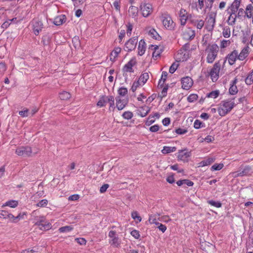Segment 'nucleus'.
Instances as JSON below:
<instances>
[{"label": "nucleus", "mask_w": 253, "mask_h": 253, "mask_svg": "<svg viewBox=\"0 0 253 253\" xmlns=\"http://www.w3.org/2000/svg\"><path fill=\"white\" fill-rule=\"evenodd\" d=\"M210 76L213 82H215L217 80L219 77V73H214L213 71L210 72Z\"/></svg>", "instance_id": "obj_50"}, {"label": "nucleus", "mask_w": 253, "mask_h": 253, "mask_svg": "<svg viewBox=\"0 0 253 253\" xmlns=\"http://www.w3.org/2000/svg\"><path fill=\"white\" fill-rule=\"evenodd\" d=\"M166 180H167V181L170 184L173 183L175 181L174 178V175L172 174H171L170 175L168 176L167 177Z\"/></svg>", "instance_id": "obj_64"}, {"label": "nucleus", "mask_w": 253, "mask_h": 253, "mask_svg": "<svg viewBox=\"0 0 253 253\" xmlns=\"http://www.w3.org/2000/svg\"><path fill=\"white\" fill-rule=\"evenodd\" d=\"M178 159L180 160L185 161V160L190 156V152H185L184 150H180L179 151Z\"/></svg>", "instance_id": "obj_21"}, {"label": "nucleus", "mask_w": 253, "mask_h": 253, "mask_svg": "<svg viewBox=\"0 0 253 253\" xmlns=\"http://www.w3.org/2000/svg\"><path fill=\"white\" fill-rule=\"evenodd\" d=\"M73 45L75 48H79L81 45L79 37H74L72 40Z\"/></svg>", "instance_id": "obj_32"}, {"label": "nucleus", "mask_w": 253, "mask_h": 253, "mask_svg": "<svg viewBox=\"0 0 253 253\" xmlns=\"http://www.w3.org/2000/svg\"><path fill=\"white\" fill-rule=\"evenodd\" d=\"M175 147L164 146L162 150L163 154H166L176 151Z\"/></svg>", "instance_id": "obj_27"}, {"label": "nucleus", "mask_w": 253, "mask_h": 253, "mask_svg": "<svg viewBox=\"0 0 253 253\" xmlns=\"http://www.w3.org/2000/svg\"><path fill=\"white\" fill-rule=\"evenodd\" d=\"M136 60L135 57L132 58L123 67V71L124 72L133 73L134 72L132 69L133 66L136 65Z\"/></svg>", "instance_id": "obj_9"}, {"label": "nucleus", "mask_w": 253, "mask_h": 253, "mask_svg": "<svg viewBox=\"0 0 253 253\" xmlns=\"http://www.w3.org/2000/svg\"><path fill=\"white\" fill-rule=\"evenodd\" d=\"M230 29L229 28L225 27L223 29L222 34L225 38H229L230 36Z\"/></svg>", "instance_id": "obj_49"}, {"label": "nucleus", "mask_w": 253, "mask_h": 253, "mask_svg": "<svg viewBox=\"0 0 253 253\" xmlns=\"http://www.w3.org/2000/svg\"><path fill=\"white\" fill-rule=\"evenodd\" d=\"M252 173L253 168L251 166L248 165H242L238 171L234 172L232 174L233 177H236L250 175Z\"/></svg>", "instance_id": "obj_2"}, {"label": "nucleus", "mask_w": 253, "mask_h": 253, "mask_svg": "<svg viewBox=\"0 0 253 253\" xmlns=\"http://www.w3.org/2000/svg\"><path fill=\"white\" fill-rule=\"evenodd\" d=\"M208 203L211 206H212L216 207V208H220L221 207V203L218 201H215L213 200H209L208 201Z\"/></svg>", "instance_id": "obj_44"}, {"label": "nucleus", "mask_w": 253, "mask_h": 253, "mask_svg": "<svg viewBox=\"0 0 253 253\" xmlns=\"http://www.w3.org/2000/svg\"><path fill=\"white\" fill-rule=\"evenodd\" d=\"M211 35L210 34H205L203 37L201 42L202 45L205 49L208 46H211L210 44L211 41Z\"/></svg>", "instance_id": "obj_14"}, {"label": "nucleus", "mask_w": 253, "mask_h": 253, "mask_svg": "<svg viewBox=\"0 0 253 253\" xmlns=\"http://www.w3.org/2000/svg\"><path fill=\"white\" fill-rule=\"evenodd\" d=\"M148 220H149V222L150 223V224L155 223V221H157L156 214L150 215Z\"/></svg>", "instance_id": "obj_63"}, {"label": "nucleus", "mask_w": 253, "mask_h": 253, "mask_svg": "<svg viewBox=\"0 0 253 253\" xmlns=\"http://www.w3.org/2000/svg\"><path fill=\"white\" fill-rule=\"evenodd\" d=\"M71 95L68 92L64 91L59 94V97L61 100H66L70 98Z\"/></svg>", "instance_id": "obj_29"}, {"label": "nucleus", "mask_w": 253, "mask_h": 253, "mask_svg": "<svg viewBox=\"0 0 253 253\" xmlns=\"http://www.w3.org/2000/svg\"><path fill=\"white\" fill-rule=\"evenodd\" d=\"M109 185L108 184H103L100 188L99 191L101 193H104L107 190V189L109 188Z\"/></svg>", "instance_id": "obj_62"}, {"label": "nucleus", "mask_w": 253, "mask_h": 253, "mask_svg": "<svg viewBox=\"0 0 253 253\" xmlns=\"http://www.w3.org/2000/svg\"><path fill=\"white\" fill-rule=\"evenodd\" d=\"M51 42V38L49 36H44L42 37V42L44 46L48 45Z\"/></svg>", "instance_id": "obj_38"}, {"label": "nucleus", "mask_w": 253, "mask_h": 253, "mask_svg": "<svg viewBox=\"0 0 253 253\" xmlns=\"http://www.w3.org/2000/svg\"><path fill=\"white\" fill-rule=\"evenodd\" d=\"M154 118V116H152L151 115H149L147 118V120L145 122V125L146 126H149L154 123L155 121V120Z\"/></svg>", "instance_id": "obj_43"}, {"label": "nucleus", "mask_w": 253, "mask_h": 253, "mask_svg": "<svg viewBox=\"0 0 253 253\" xmlns=\"http://www.w3.org/2000/svg\"><path fill=\"white\" fill-rule=\"evenodd\" d=\"M220 69V64L219 61H218L217 62H216L214 65L213 68L211 69V71H213L214 73H219V70Z\"/></svg>", "instance_id": "obj_40"}, {"label": "nucleus", "mask_w": 253, "mask_h": 253, "mask_svg": "<svg viewBox=\"0 0 253 253\" xmlns=\"http://www.w3.org/2000/svg\"><path fill=\"white\" fill-rule=\"evenodd\" d=\"M236 15L235 13H232L230 15L227 20L228 23L229 25H233L234 24L236 20Z\"/></svg>", "instance_id": "obj_42"}, {"label": "nucleus", "mask_w": 253, "mask_h": 253, "mask_svg": "<svg viewBox=\"0 0 253 253\" xmlns=\"http://www.w3.org/2000/svg\"><path fill=\"white\" fill-rule=\"evenodd\" d=\"M149 76L148 73H147V72L144 73H142L140 75L138 81H139V82L140 81V82H142L143 84H144L148 81V80L149 79Z\"/></svg>", "instance_id": "obj_28"}, {"label": "nucleus", "mask_w": 253, "mask_h": 253, "mask_svg": "<svg viewBox=\"0 0 253 253\" xmlns=\"http://www.w3.org/2000/svg\"><path fill=\"white\" fill-rule=\"evenodd\" d=\"M234 100V98H232L230 100L224 101L222 104V116L227 114L236 105Z\"/></svg>", "instance_id": "obj_6"}, {"label": "nucleus", "mask_w": 253, "mask_h": 253, "mask_svg": "<svg viewBox=\"0 0 253 253\" xmlns=\"http://www.w3.org/2000/svg\"><path fill=\"white\" fill-rule=\"evenodd\" d=\"M137 43V38L133 37L128 40L125 43V49L127 51H131L136 48Z\"/></svg>", "instance_id": "obj_7"}, {"label": "nucleus", "mask_w": 253, "mask_h": 253, "mask_svg": "<svg viewBox=\"0 0 253 253\" xmlns=\"http://www.w3.org/2000/svg\"><path fill=\"white\" fill-rule=\"evenodd\" d=\"M118 92L120 96H124L127 93V89L126 87H121L119 88Z\"/></svg>", "instance_id": "obj_47"}, {"label": "nucleus", "mask_w": 253, "mask_h": 253, "mask_svg": "<svg viewBox=\"0 0 253 253\" xmlns=\"http://www.w3.org/2000/svg\"><path fill=\"white\" fill-rule=\"evenodd\" d=\"M121 48L120 47H115L114 50L111 53V55H114V57L116 58L118 56V54L121 52Z\"/></svg>", "instance_id": "obj_54"}, {"label": "nucleus", "mask_w": 253, "mask_h": 253, "mask_svg": "<svg viewBox=\"0 0 253 253\" xmlns=\"http://www.w3.org/2000/svg\"><path fill=\"white\" fill-rule=\"evenodd\" d=\"M131 216L133 219H137V221H136L137 223L140 222L142 220L141 216L139 215L138 212L136 211H132L131 212Z\"/></svg>", "instance_id": "obj_33"}, {"label": "nucleus", "mask_w": 253, "mask_h": 253, "mask_svg": "<svg viewBox=\"0 0 253 253\" xmlns=\"http://www.w3.org/2000/svg\"><path fill=\"white\" fill-rule=\"evenodd\" d=\"M164 26L167 29L171 30L173 28V22L171 17L168 14H163L161 17Z\"/></svg>", "instance_id": "obj_5"}, {"label": "nucleus", "mask_w": 253, "mask_h": 253, "mask_svg": "<svg viewBox=\"0 0 253 253\" xmlns=\"http://www.w3.org/2000/svg\"><path fill=\"white\" fill-rule=\"evenodd\" d=\"M116 107L119 110L123 109L126 104V101L124 100H121L119 97L116 98Z\"/></svg>", "instance_id": "obj_22"}, {"label": "nucleus", "mask_w": 253, "mask_h": 253, "mask_svg": "<svg viewBox=\"0 0 253 253\" xmlns=\"http://www.w3.org/2000/svg\"><path fill=\"white\" fill-rule=\"evenodd\" d=\"M140 7L142 14L144 17L149 16L152 12V6L150 3H142Z\"/></svg>", "instance_id": "obj_8"}, {"label": "nucleus", "mask_w": 253, "mask_h": 253, "mask_svg": "<svg viewBox=\"0 0 253 253\" xmlns=\"http://www.w3.org/2000/svg\"><path fill=\"white\" fill-rule=\"evenodd\" d=\"M110 238L109 243L113 247L119 248L122 243L121 239L118 237L115 231L111 230L108 234Z\"/></svg>", "instance_id": "obj_3"}, {"label": "nucleus", "mask_w": 253, "mask_h": 253, "mask_svg": "<svg viewBox=\"0 0 253 253\" xmlns=\"http://www.w3.org/2000/svg\"><path fill=\"white\" fill-rule=\"evenodd\" d=\"M130 234L135 239H138L140 236L139 232L138 230L134 229L131 231Z\"/></svg>", "instance_id": "obj_53"}, {"label": "nucleus", "mask_w": 253, "mask_h": 253, "mask_svg": "<svg viewBox=\"0 0 253 253\" xmlns=\"http://www.w3.org/2000/svg\"><path fill=\"white\" fill-rule=\"evenodd\" d=\"M48 201L46 199H43L41 200L38 203H37V206L39 207H45L47 205Z\"/></svg>", "instance_id": "obj_55"}, {"label": "nucleus", "mask_w": 253, "mask_h": 253, "mask_svg": "<svg viewBox=\"0 0 253 253\" xmlns=\"http://www.w3.org/2000/svg\"><path fill=\"white\" fill-rule=\"evenodd\" d=\"M138 8L136 6H130L128 9V13L129 16L132 18H135L138 14Z\"/></svg>", "instance_id": "obj_23"}, {"label": "nucleus", "mask_w": 253, "mask_h": 253, "mask_svg": "<svg viewBox=\"0 0 253 253\" xmlns=\"http://www.w3.org/2000/svg\"><path fill=\"white\" fill-rule=\"evenodd\" d=\"M149 35L156 40H160L161 37L154 29H151L149 31Z\"/></svg>", "instance_id": "obj_26"}, {"label": "nucleus", "mask_w": 253, "mask_h": 253, "mask_svg": "<svg viewBox=\"0 0 253 253\" xmlns=\"http://www.w3.org/2000/svg\"><path fill=\"white\" fill-rule=\"evenodd\" d=\"M206 28L208 31L212 30L215 23V15L211 14L208 16L206 19Z\"/></svg>", "instance_id": "obj_10"}, {"label": "nucleus", "mask_w": 253, "mask_h": 253, "mask_svg": "<svg viewBox=\"0 0 253 253\" xmlns=\"http://www.w3.org/2000/svg\"><path fill=\"white\" fill-rule=\"evenodd\" d=\"M198 96L196 94H191L187 97V101L189 102H193L197 100Z\"/></svg>", "instance_id": "obj_45"}, {"label": "nucleus", "mask_w": 253, "mask_h": 253, "mask_svg": "<svg viewBox=\"0 0 253 253\" xmlns=\"http://www.w3.org/2000/svg\"><path fill=\"white\" fill-rule=\"evenodd\" d=\"M140 85L139 81L134 82L131 86V90L132 92H134L136 90L137 88Z\"/></svg>", "instance_id": "obj_59"}, {"label": "nucleus", "mask_w": 253, "mask_h": 253, "mask_svg": "<svg viewBox=\"0 0 253 253\" xmlns=\"http://www.w3.org/2000/svg\"><path fill=\"white\" fill-rule=\"evenodd\" d=\"M77 242L81 245H84L86 244V241L84 238H77L75 239Z\"/></svg>", "instance_id": "obj_58"}, {"label": "nucleus", "mask_w": 253, "mask_h": 253, "mask_svg": "<svg viewBox=\"0 0 253 253\" xmlns=\"http://www.w3.org/2000/svg\"><path fill=\"white\" fill-rule=\"evenodd\" d=\"M159 128H160V127L158 125H155L153 126H151L149 128V130L151 132H155L158 131L159 130Z\"/></svg>", "instance_id": "obj_60"}, {"label": "nucleus", "mask_w": 253, "mask_h": 253, "mask_svg": "<svg viewBox=\"0 0 253 253\" xmlns=\"http://www.w3.org/2000/svg\"><path fill=\"white\" fill-rule=\"evenodd\" d=\"M178 66V65L177 64H176L175 63H172L169 68V72L170 74L174 73L175 71L176 70Z\"/></svg>", "instance_id": "obj_52"}, {"label": "nucleus", "mask_w": 253, "mask_h": 253, "mask_svg": "<svg viewBox=\"0 0 253 253\" xmlns=\"http://www.w3.org/2000/svg\"><path fill=\"white\" fill-rule=\"evenodd\" d=\"M151 108L146 106H144L140 107L137 110V113L138 115L141 117H144L150 112Z\"/></svg>", "instance_id": "obj_15"}, {"label": "nucleus", "mask_w": 253, "mask_h": 253, "mask_svg": "<svg viewBox=\"0 0 253 253\" xmlns=\"http://www.w3.org/2000/svg\"><path fill=\"white\" fill-rule=\"evenodd\" d=\"M51 228V224L49 222H45L42 223L40 227V229L41 230H48Z\"/></svg>", "instance_id": "obj_34"}, {"label": "nucleus", "mask_w": 253, "mask_h": 253, "mask_svg": "<svg viewBox=\"0 0 253 253\" xmlns=\"http://www.w3.org/2000/svg\"><path fill=\"white\" fill-rule=\"evenodd\" d=\"M182 88L184 89H189L193 84V82L191 78L185 77L182 78L181 80Z\"/></svg>", "instance_id": "obj_11"}, {"label": "nucleus", "mask_w": 253, "mask_h": 253, "mask_svg": "<svg viewBox=\"0 0 253 253\" xmlns=\"http://www.w3.org/2000/svg\"><path fill=\"white\" fill-rule=\"evenodd\" d=\"M73 228L71 226H65L60 227L59 229V231L61 233L68 232L72 231Z\"/></svg>", "instance_id": "obj_37"}, {"label": "nucleus", "mask_w": 253, "mask_h": 253, "mask_svg": "<svg viewBox=\"0 0 253 253\" xmlns=\"http://www.w3.org/2000/svg\"><path fill=\"white\" fill-rule=\"evenodd\" d=\"M205 52L207 54V61L209 63H212L216 57L219 51V47L216 44H212L205 48Z\"/></svg>", "instance_id": "obj_1"}, {"label": "nucleus", "mask_w": 253, "mask_h": 253, "mask_svg": "<svg viewBox=\"0 0 253 253\" xmlns=\"http://www.w3.org/2000/svg\"><path fill=\"white\" fill-rule=\"evenodd\" d=\"M43 28V24L41 21L36 19L33 21V30L35 35L38 36Z\"/></svg>", "instance_id": "obj_12"}, {"label": "nucleus", "mask_w": 253, "mask_h": 253, "mask_svg": "<svg viewBox=\"0 0 253 253\" xmlns=\"http://www.w3.org/2000/svg\"><path fill=\"white\" fill-rule=\"evenodd\" d=\"M205 125L204 123L202 122L199 120H196L194 123V127L196 129H199L201 127H204Z\"/></svg>", "instance_id": "obj_35"}, {"label": "nucleus", "mask_w": 253, "mask_h": 253, "mask_svg": "<svg viewBox=\"0 0 253 253\" xmlns=\"http://www.w3.org/2000/svg\"><path fill=\"white\" fill-rule=\"evenodd\" d=\"M249 47L246 46L244 47L240 54H238V59L240 60H244L249 55Z\"/></svg>", "instance_id": "obj_18"}, {"label": "nucleus", "mask_w": 253, "mask_h": 253, "mask_svg": "<svg viewBox=\"0 0 253 253\" xmlns=\"http://www.w3.org/2000/svg\"><path fill=\"white\" fill-rule=\"evenodd\" d=\"M109 97V96L102 95L100 98L99 100L98 101L97 105L98 106H99L100 107L105 106L106 104L109 102V101H108V99Z\"/></svg>", "instance_id": "obj_20"}, {"label": "nucleus", "mask_w": 253, "mask_h": 253, "mask_svg": "<svg viewBox=\"0 0 253 253\" xmlns=\"http://www.w3.org/2000/svg\"><path fill=\"white\" fill-rule=\"evenodd\" d=\"M238 52L236 50H234L232 52L228 57V61L230 65H233L234 64L237 58H238Z\"/></svg>", "instance_id": "obj_19"}, {"label": "nucleus", "mask_w": 253, "mask_h": 253, "mask_svg": "<svg viewBox=\"0 0 253 253\" xmlns=\"http://www.w3.org/2000/svg\"><path fill=\"white\" fill-rule=\"evenodd\" d=\"M168 88H169V86L168 84L163 87V90L161 92V94L162 97H165L167 96Z\"/></svg>", "instance_id": "obj_61"}, {"label": "nucleus", "mask_w": 253, "mask_h": 253, "mask_svg": "<svg viewBox=\"0 0 253 253\" xmlns=\"http://www.w3.org/2000/svg\"><path fill=\"white\" fill-rule=\"evenodd\" d=\"M122 117L125 119L129 120L133 117V113L130 111H126L123 114Z\"/></svg>", "instance_id": "obj_41"}, {"label": "nucleus", "mask_w": 253, "mask_h": 253, "mask_svg": "<svg viewBox=\"0 0 253 253\" xmlns=\"http://www.w3.org/2000/svg\"><path fill=\"white\" fill-rule=\"evenodd\" d=\"M10 213L5 210L0 211V217L3 219L9 218Z\"/></svg>", "instance_id": "obj_36"}, {"label": "nucleus", "mask_w": 253, "mask_h": 253, "mask_svg": "<svg viewBox=\"0 0 253 253\" xmlns=\"http://www.w3.org/2000/svg\"><path fill=\"white\" fill-rule=\"evenodd\" d=\"M152 46H154L155 51L153 52L152 57L154 59H157L160 56V52L159 51H157L156 50L158 49V46L157 45H151Z\"/></svg>", "instance_id": "obj_46"}, {"label": "nucleus", "mask_w": 253, "mask_h": 253, "mask_svg": "<svg viewBox=\"0 0 253 253\" xmlns=\"http://www.w3.org/2000/svg\"><path fill=\"white\" fill-rule=\"evenodd\" d=\"M238 80L237 78H235L231 83H230V86L229 89V92L231 95H235L237 93L238 91V88L237 87L236 84L237 83Z\"/></svg>", "instance_id": "obj_13"}, {"label": "nucleus", "mask_w": 253, "mask_h": 253, "mask_svg": "<svg viewBox=\"0 0 253 253\" xmlns=\"http://www.w3.org/2000/svg\"><path fill=\"white\" fill-rule=\"evenodd\" d=\"M146 50V43L144 40H141L138 46V54L140 56L143 55Z\"/></svg>", "instance_id": "obj_17"}, {"label": "nucleus", "mask_w": 253, "mask_h": 253, "mask_svg": "<svg viewBox=\"0 0 253 253\" xmlns=\"http://www.w3.org/2000/svg\"><path fill=\"white\" fill-rule=\"evenodd\" d=\"M184 38L188 40H192L195 37V34L194 31L189 30L183 34Z\"/></svg>", "instance_id": "obj_24"}, {"label": "nucleus", "mask_w": 253, "mask_h": 253, "mask_svg": "<svg viewBox=\"0 0 253 253\" xmlns=\"http://www.w3.org/2000/svg\"><path fill=\"white\" fill-rule=\"evenodd\" d=\"M18 205V202L15 200H10L6 202L5 206H9L11 208H15Z\"/></svg>", "instance_id": "obj_39"}, {"label": "nucleus", "mask_w": 253, "mask_h": 253, "mask_svg": "<svg viewBox=\"0 0 253 253\" xmlns=\"http://www.w3.org/2000/svg\"><path fill=\"white\" fill-rule=\"evenodd\" d=\"M6 70V66L4 62L0 61V75L4 74Z\"/></svg>", "instance_id": "obj_51"}, {"label": "nucleus", "mask_w": 253, "mask_h": 253, "mask_svg": "<svg viewBox=\"0 0 253 253\" xmlns=\"http://www.w3.org/2000/svg\"><path fill=\"white\" fill-rule=\"evenodd\" d=\"M214 162V159L212 158H209L206 160L202 161L200 163V166L202 167L208 166L211 165Z\"/></svg>", "instance_id": "obj_30"}, {"label": "nucleus", "mask_w": 253, "mask_h": 253, "mask_svg": "<svg viewBox=\"0 0 253 253\" xmlns=\"http://www.w3.org/2000/svg\"><path fill=\"white\" fill-rule=\"evenodd\" d=\"M175 132L178 134H184L187 132V130L185 128H178L175 130Z\"/></svg>", "instance_id": "obj_57"}, {"label": "nucleus", "mask_w": 253, "mask_h": 253, "mask_svg": "<svg viewBox=\"0 0 253 253\" xmlns=\"http://www.w3.org/2000/svg\"><path fill=\"white\" fill-rule=\"evenodd\" d=\"M126 27H127L126 34L128 36H130V35L131 34V32H132L133 26L131 24H130V23H128L126 25Z\"/></svg>", "instance_id": "obj_56"}, {"label": "nucleus", "mask_w": 253, "mask_h": 253, "mask_svg": "<svg viewBox=\"0 0 253 253\" xmlns=\"http://www.w3.org/2000/svg\"><path fill=\"white\" fill-rule=\"evenodd\" d=\"M66 17L65 15L62 14L56 16L53 21V24L56 26H60L66 22Z\"/></svg>", "instance_id": "obj_16"}, {"label": "nucleus", "mask_w": 253, "mask_h": 253, "mask_svg": "<svg viewBox=\"0 0 253 253\" xmlns=\"http://www.w3.org/2000/svg\"><path fill=\"white\" fill-rule=\"evenodd\" d=\"M180 22L181 25H185L187 21V17L184 15V14H182V10H180Z\"/></svg>", "instance_id": "obj_48"}, {"label": "nucleus", "mask_w": 253, "mask_h": 253, "mask_svg": "<svg viewBox=\"0 0 253 253\" xmlns=\"http://www.w3.org/2000/svg\"><path fill=\"white\" fill-rule=\"evenodd\" d=\"M253 6L250 4L247 6V7L246 8V11L245 12L246 15L248 18H251L253 13Z\"/></svg>", "instance_id": "obj_25"}, {"label": "nucleus", "mask_w": 253, "mask_h": 253, "mask_svg": "<svg viewBox=\"0 0 253 253\" xmlns=\"http://www.w3.org/2000/svg\"><path fill=\"white\" fill-rule=\"evenodd\" d=\"M219 94V90L212 91L206 94V97L216 98Z\"/></svg>", "instance_id": "obj_31"}, {"label": "nucleus", "mask_w": 253, "mask_h": 253, "mask_svg": "<svg viewBox=\"0 0 253 253\" xmlns=\"http://www.w3.org/2000/svg\"><path fill=\"white\" fill-rule=\"evenodd\" d=\"M32 153V149L28 146L18 147L15 151V153L17 155L23 157H29Z\"/></svg>", "instance_id": "obj_4"}]
</instances>
